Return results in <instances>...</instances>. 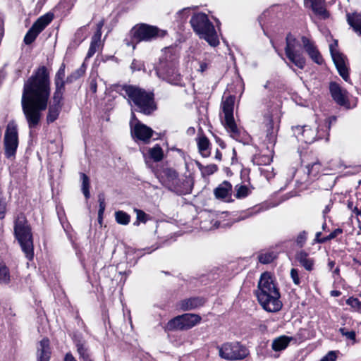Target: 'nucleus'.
Returning <instances> with one entry per match:
<instances>
[{"mask_svg":"<svg viewBox=\"0 0 361 361\" xmlns=\"http://www.w3.org/2000/svg\"><path fill=\"white\" fill-rule=\"evenodd\" d=\"M4 142L6 157L7 158L13 157L18 145V130L13 123H9L7 125Z\"/></svg>","mask_w":361,"mask_h":361,"instance_id":"obj_12","label":"nucleus"},{"mask_svg":"<svg viewBox=\"0 0 361 361\" xmlns=\"http://www.w3.org/2000/svg\"><path fill=\"white\" fill-rule=\"evenodd\" d=\"M62 105L50 104L47 116V122L51 123L54 122L59 117Z\"/></svg>","mask_w":361,"mask_h":361,"instance_id":"obj_29","label":"nucleus"},{"mask_svg":"<svg viewBox=\"0 0 361 361\" xmlns=\"http://www.w3.org/2000/svg\"><path fill=\"white\" fill-rule=\"evenodd\" d=\"M197 143L200 153L204 157H208L210 155V142L205 135H200L197 138Z\"/></svg>","mask_w":361,"mask_h":361,"instance_id":"obj_27","label":"nucleus"},{"mask_svg":"<svg viewBox=\"0 0 361 361\" xmlns=\"http://www.w3.org/2000/svg\"><path fill=\"white\" fill-rule=\"evenodd\" d=\"M307 173L310 176L316 177L322 171V164L319 161L314 162L312 164H308L307 166Z\"/></svg>","mask_w":361,"mask_h":361,"instance_id":"obj_38","label":"nucleus"},{"mask_svg":"<svg viewBox=\"0 0 361 361\" xmlns=\"http://www.w3.org/2000/svg\"><path fill=\"white\" fill-rule=\"evenodd\" d=\"M256 295L262 308L269 312H276L282 307L280 293L271 274L264 272L258 282Z\"/></svg>","mask_w":361,"mask_h":361,"instance_id":"obj_3","label":"nucleus"},{"mask_svg":"<svg viewBox=\"0 0 361 361\" xmlns=\"http://www.w3.org/2000/svg\"><path fill=\"white\" fill-rule=\"evenodd\" d=\"M10 281V274L6 265L0 263V283H7Z\"/></svg>","mask_w":361,"mask_h":361,"instance_id":"obj_41","label":"nucleus"},{"mask_svg":"<svg viewBox=\"0 0 361 361\" xmlns=\"http://www.w3.org/2000/svg\"><path fill=\"white\" fill-rule=\"evenodd\" d=\"M260 209L252 208L243 212L235 220V222L243 221L259 213Z\"/></svg>","mask_w":361,"mask_h":361,"instance_id":"obj_37","label":"nucleus"},{"mask_svg":"<svg viewBox=\"0 0 361 361\" xmlns=\"http://www.w3.org/2000/svg\"><path fill=\"white\" fill-rule=\"evenodd\" d=\"M134 212L136 213V220L133 223L134 226H138L140 223L145 224L149 219V216L141 209L135 208Z\"/></svg>","mask_w":361,"mask_h":361,"instance_id":"obj_35","label":"nucleus"},{"mask_svg":"<svg viewBox=\"0 0 361 361\" xmlns=\"http://www.w3.org/2000/svg\"><path fill=\"white\" fill-rule=\"evenodd\" d=\"M55 86L56 89L53 95V101L51 104L61 105L65 86H61V85H57Z\"/></svg>","mask_w":361,"mask_h":361,"instance_id":"obj_32","label":"nucleus"},{"mask_svg":"<svg viewBox=\"0 0 361 361\" xmlns=\"http://www.w3.org/2000/svg\"><path fill=\"white\" fill-rule=\"evenodd\" d=\"M218 170V167L216 164H209L205 166L204 172L208 175L213 174Z\"/></svg>","mask_w":361,"mask_h":361,"instance_id":"obj_52","label":"nucleus"},{"mask_svg":"<svg viewBox=\"0 0 361 361\" xmlns=\"http://www.w3.org/2000/svg\"><path fill=\"white\" fill-rule=\"evenodd\" d=\"M295 258L306 270L312 271L313 269L314 262L305 251L298 252L296 254Z\"/></svg>","mask_w":361,"mask_h":361,"instance_id":"obj_26","label":"nucleus"},{"mask_svg":"<svg viewBox=\"0 0 361 361\" xmlns=\"http://www.w3.org/2000/svg\"><path fill=\"white\" fill-rule=\"evenodd\" d=\"M52 20L53 15L51 13H47L39 17L27 32L24 37L25 44L27 45L32 44Z\"/></svg>","mask_w":361,"mask_h":361,"instance_id":"obj_13","label":"nucleus"},{"mask_svg":"<svg viewBox=\"0 0 361 361\" xmlns=\"http://www.w3.org/2000/svg\"><path fill=\"white\" fill-rule=\"evenodd\" d=\"M204 302L202 298H190L181 300L179 303V307L183 311H188L202 306Z\"/></svg>","mask_w":361,"mask_h":361,"instance_id":"obj_20","label":"nucleus"},{"mask_svg":"<svg viewBox=\"0 0 361 361\" xmlns=\"http://www.w3.org/2000/svg\"><path fill=\"white\" fill-rule=\"evenodd\" d=\"M14 235L25 257L32 260L34 256L32 233L30 224L22 214L18 215L14 221Z\"/></svg>","mask_w":361,"mask_h":361,"instance_id":"obj_4","label":"nucleus"},{"mask_svg":"<svg viewBox=\"0 0 361 361\" xmlns=\"http://www.w3.org/2000/svg\"><path fill=\"white\" fill-rule=\"evenodd\" d=\"M190 23L194 32L200 38L206 40L210 46L214 47L219 44L214 26L205 13H197L194 14L190 20Z\"/></svg>","mask_w":361,"mask_h":361,"instance_id":"obj_6","label":"nucleus"},{"mask_svg":"<svg viewBox=\"0 0 361 361\" xmlns=\"http://www.w3.org/2000/svg\"><path fill=\"white\" fill-rule=\"evenodd\" d=\"M337 353L336 351H329L320 361H336Z\"/></svg>","mask_w":361,"mask_h":361,"instance_id":"obj_49","label":"nucleus"},{"mask_svg":"<svg viewBox=\"0 0 361 361\" xmlns=\"http://www.w3.org/2000/svg\"><path fill=\"white\" fill-rule=\"evenodd\" d=\"M150 158L155 162L160 161L164 157V152L159 145H156L149 149Z\"/></svg>","mask_w":361,"mask_h":361,"instance_id":"obj_31","label":"nucleus"},{"mask_svg":"<svg viewBox=\"0 0 361 361\" xmlns=\"http://www.w3.org/2000/svg\"><path fill=\"white\" fill-rule=\"evenodd\" d=\"M293 130L295 137L305 143L310 144L317 139H322V135L319 134V131L312 129L309 126H296L293 128Z\"/></svg>","mask_w":361,"mask_h":361,"instance_id":"obj_16","label":"nucleus"},{"mask_svg":"<svg viewBox=\"0 0 361 361\" xmlns=\"http://www.w3.org/2000/svg\"><path fill=\"white\" fill-rule=\"evenodd\" d=\"M218 349L219 356L227 360H243L249 355L248 349L238 342L224 343Z\"/></svg>","mask_w":361,"mask_h":361,"instance_id":"obj_10","label":"nucleus"},{"mask_svg":"<svg viewBox=\"0 0 361 361\" xmlns=\"http://www.w3.org/2000/svg\"><path fill=\"white\" fill-rule=\"evenodd\" d=\"M236 192L235 197L237 198H243L248 195L249 189L245 185H236L235 188Z\"/></svg>","mask_w":361,"mask_h":361,"instance_id":"obj_42","label":"nucleus"},{"mask_svg":"<svg viewBox=\"0 0 361 361\" xmlns=\"http://www.w3.org/2000/svg\"><path fill=\"white\" fill-rule=\"evenodd\" d=\"M234 102L235 97L233 96H228L222 101L221 108L224 114L222 123L232 138L240 140L241 130L238 128L233 118Z\"/></svg>","mask_w":361,"mask_h":361,"instance_id":"obj_8","label":"nucleus"},{"mask_svg":"<svg viewBox=\"0 0 361 361\" xmlns=\"http://www.w3.org/2000/svg\"><path fill=\"white\" fill-rule=\"evenodd\" d=\"M334 265H335V262H334V261H329L328 263V266L331 269L334 268Z\"/></svg>","mask_w":361,"mask_h":361,"instance_id":"obj_62","label":"nucleus"},{"mask_svg":"<svg viewBox=\"0 0 361 361\" xmlns=\"http://www.w3.org/2000/svg\"><path fill=\"white\" fill-rule=\"evenodd\" d=\"M322 233L317 232L315 234L314 242L317 243H325V237L321 238Z\"/></svg>","mask_w":361,"mask_h":361,"instance_id":"obj_55","label":"nucleus"},{"mask_svg":"<svg viewBox=\"0 0 361 361\" xmlns=\"http://www.w3.org/2000/svg\"><path fill=\"white\" fill-rule=\"evenodd\" d=\"M80 178L82 180V191L85 198L88 199L90 197V178L83 173H80Z\"/></svg>","mask_w":361,"mask_h":361,"instance_id":"obj_36","label":"nucleus"},{"mask_svg":"<svg viewBox=\"0 0 361 361\" xmlns=\"http://www.w3.org/2000/svg\"><path fill=\"white\" fill-rule=\"evenodd\" d=\"M162 184L170 190L180 194L183 190L180 188V179L178 177L177 172L172 169H166L163 171V176L161 178Z\"/></svg>","mask_w":361,"mask_h":361,"instance_id":"obj_15","label":"nucleus"},{"mask_svg":"<svg viewBox=\"0 0 361 361\" xmlns=\"http://www.w3.org/2000/svg\"><path fill=\"white\" fill-rule=\"evenodd\" d=\"M301 41L304 49L311 59L317 64H322L324 62L323 58L314 42L305 36L301 37Z\"/></svg>","mask_w":361,"mask_h":361,"instance_id":"obj_18","label":"nucleus"},{"mask_svg":"<svg viewBox=\"0 0 361 361\" xmlns=\"http://www.w3.org/2000/svg\"><path fill=\"white\" fill-rule=\"evenodd\" d=\"M182 322L179 316L174 317L168 322L165 326L166 331L184 330L182 329Z\"/></svg>","mask_w":361,"mask_h":361,"instance_id":"obj_33","label":"nucleus"},{"mask_svg":"<svg viewBox=\"0 0 361 361\" xmlns=\"http://www.w3.org/2000/svg\"><path fill=\"white\" fill-rule=\"evenodd\" d=\"M346 303L356 310L361 309V302L356 298L350 297L346 300Z\"/></svg>","mask_w":361,"mask_h":361,"instance_id":"obj_46","label":"nucleus"},{"mask_svg":"<svg viewBox=\"0 0 361 361\" xmlns=\"http://www.w3.org/2000/svg\"><path fill=\"white\" fill-rule=\"evenodd\" d=\"M179 317L182 322V329L184 330L192 328L201 321V317L196 314H183L179 315Z\"/></svg>","mask_w":361,"mask_h":361,"instance_id":"obj_21","label":"nucleus"},{"mask_svg":"<svg viewBox=\"0 0 361 361\" xmlns=\"http://www.w3.org/2000/svg\"><path fill=\"white\" fill-rule=\"evenodd\" d=\"M329 90L333 99L338 105L346 106L348 104V92L338 83L335 82H330Z\"/></svg>","mask_w":361,"mask_h":361,"instance_id":"obj_17","label":"nucleus"},{"mask_svg":"<svg viewBox=\"0 0 361 361\" xmlns=\"http://www.w3.org/2000/svg\"><path fill=\"white\" fill-rule=\"evenodd\" d=\"M286 42L285 54L286 57L295 66L303 69L306 60L302 54V41L298 40L294 35L289 33L286 37Z\"/></svg>","mask_w":361,"mask_h":361,"instance_id":"obj_9","label":"nucleus"},{"mask_svg":"<svg viewBox=\"0 0 361 361\" xmlns=\"http://www.w3.org/2000/svg\"><path fill=\"white\" fill-rule=\"evenodd\" d=\"M330 211V207L329 206H326L324 210L323 211V213L324 214H327Z\"/></svg>","mask_w":361,"mask_h":361,"instance_id":"obj_63","label":"nucleus"},{"mask_svg":"<svg viewBox=\"0 0 361 361\" xmlns=\"http://www.w3.org/2000/svg\"><path fill=\"white\" fill-rule=\"evenodd\" d=\"M117 92L127 98L135 110L145 115H150L157 109L154 94L135 85H118Z\"/></svg>","mask_w":361,"mask_h":361,"instance_id":"obj_2","label":"nucleus"},{"mask_svg":"<svg viewBox=\"0 0 361 361\" xmlns=\"http://www.w3.org/2000/svg\"><path fill=\"white\" fill-rule=\"evenodd\" d=\"M131 134L135 137L144 142H148L153 134V130L142 123L136 117L135 114L132 113L131 120L130 121Z\"/></svg>","mask_w":361,"mask_h":361,"instance_id":"obj_14","label":"nucleus"},{"mask_svg":"<svg viewBox=\"0 0 361 361\" xmlns=\"http://www.w3.org/2000/svg\"><path fill=\"white\" fill-rule=\"evenodd\" d=\"M216 142L219 144V145L221 147V148H225L226 147V144L224 143V142L221 140L219 137H216Z\"/></svg>","mask_w":361,"mask_h":361,"instance_id":"obj_60","label":"nucleus"},{"mask_svg":"<svg viewBox=\"0 0 361 361\" xmlns=\"http://www.w3.org/2000/svg\"><path fill=\"white\" fill-rule=\"evenodd\" d=\"M177 57L171 49H166L157 66V76L167 82L178 85L180 82V75L176 71Z\"/></svg>","mask_w":361,"mask_h":361,"instance_id":"obj_5","label":"nucleus"},{"mask_svg":"<svg viewBox=\"0 0 361 361\" xmlns=\"http://www.w3.org/2000/svg\"><path fill=\"white\" fill-rule=\"evenodd\" d=\"M104 24V22L102 20L99 21L97 25V31L95 32L94 34H99V37H101V36H102V28Z\"/></svg>","mask_w":361,"mask_h":361,"instance_id":"obj_57","label":"nucleus"},{"mask_svg":"<svg viewBox=\"0 0 361 361\" xmlns=\"http://www.w3.org/2000/svg\"><path fill=\"white\" fill-rule=\"evenodd\" d=\"M208 65L205 62H200L199 71L201 72H204L207 69Z\"/></svg>","mask_w":361,"mask_h":361,"instance_id":"obj_59","label":"nucleus"},{"mask_svg":"<svg viewBox=\"0 0 361 361\" xmlns=\"http://www.w3.org/2000/svg\"><path fill=\"white\" fill-rule=\"evenodd\" d=\"M64 77H65V66H64V64H62L55 75V79H54L55 85H61V86H65V81L63 80Z\"/></svg>","mask_w":361,"mask_h":361,"instance_id":"obj_39","label":"nucleus"},{"mask_svg":"<svg viewBox=\"0 0 361 361\" xmlns=\"http://www.w3.org/2000/svg\"><path fill=\"white\" fill-rule=\"evenodd\" d=\"M337 47L338 42L336 40H335L333 44H330L329 49L331 55L339 75L345 81L348 82L350 77L348 67V59L343 54L341 53L337 49Z\"/></svg>","mask_w":361,"mask_h":361,"instance_id":"obj_11","label":"nucleus"},{"mask_svg":"<svg viewBox=\"0 0 361 361\" xmlns=\"http://www.w3.org/2000/svg\"><path fill=\"white\" fill-rule=\"evenodd\" d=\"M97 90V83L95 78H92L90 82V90L92 93H96Z\"/></svg>","mask_w":361,"mask_h":361,"instance_id":"obj_53","label":"nucleus"},{"mask_svg":"<svg viewBox=\"0 0 361 361\" xmlns=\"http://www.w3.org/2000/svg\"><path fill=\"white\" fill-rule=\"evenodd\" d=\"M64 361H77L71 353H67L64 357Z\"/></svg>","mask_w":361,"mask_h":361,"instance_id":"obj_58","label":"nucleus"},{"mask_svg":"<svg viewBox=\"0 0 361 361\" xmlns=\"http://www.w3.org/2000/svg\"><path fill=\"white\" fill-rule=\"evenodd\" d=\"M142 66L143 63L141 61L134 59L130 65V68L133 71H140Z\"/></svg>","mask_w":361,"mask_h":361,"instance_id":"obj_51","label":"nucleus"},{"mask_svg":"<svg viewBox=\"0 0 361 361\" xmlns=\"http://www.w3.org/2000/svg\"><path fill=\"white\" fill-rule=\"evenodd\" d=\"M6 212V203L4 201L0 200V219L4 217Z\"/></svg>","mask_w":361,"mask_h":361,"instance_id":"obj_54","label":"nucleus"},{"mask_svg":"<svg viewBox=\"0 0 361 361\" xmlns=\"http://www.w3.org/2000/svg\"><path fill=\"white\" fill-rule=\"evenodd\" d=\"M100 41L101 37H99V34H94L86 58H91L96 53L101 45Z\"/></svg>","mask_w":361,"mask_h":361,"instance_id":"obj_30","label":"nucleus"},{"mask_svg":"<svg viewBox=\"0 0 361 361\" xmlns=\"http://www.w3.org/2000/svg\"><path fill=\"white\" fill-rule=\"evenodd\" d=\"M221 158H222V154H221V152L219 149H216V154H215V159L219 161H221Z\"/></svg>","mask_w":361,"mask_h":361,"instance_id":"obj_61","label":"nucleus"},{"mask_svg":"<svg viewBox=\"0 0 361 361\" xmlns=\"http://www.w3.org/2000/svg\"><path fill=\"white\" fill-rule=\"evenodd\" d=\"M290 277L295 285H300V279L299 277L298 271L296 269H292L290 270Z\"/></svg>","mask_w":361,"mask_h":361,"instance_id":"obj_48","label":"nucleus"},{"mask_svg":"<svg viewBox=\"0 0 361 361\" xmlns=\"http://www.w3.org/2000/svg\"><path fill=\"white\" fill-rule=\"evenodd\" d=\"M74 343L77 348V352L79 354V357H80V360L85 358L86 357L90 355V352H89V348L87 346L86 342L85 340L80 338H76L74 340Z\"/></svg>","mask_w":361,"mask_h":361,"instance_id":"obj_28","label":"nucleus"},{"mask_svg":"<svg viewBox=\"0 0 361 361\" xmlns=\"http://www.w3.org/2000/svg\"><path fill=\"white\" fill-rule=\"evenodd\" d=\"M267 121H268V123H267L268 135H270L271 136L274 137V135H272L273 132H269L271 130L273 129V121L270 116L268 117Z\"/></svg>","mask_w":361,"mask_h":361,"instance_id":"obj_56","label":"nucleus"},{"mask_svg":"<svg viewBox=\"0 0 361 361\" xmlns=\"http://www.w3.org/2000/svg\"><path fill=\"white\" fill-rule=\"evenodd\" d=\"M343 233V230L341 228H336L334 231H332L329 235L325 237V243L329 240L334 239L338 235Z\"/></svg>","mask_w":361,"mask_h":361,"instance_id":"obj_50","label":"nucleus"},{"mask_svg":"<svg viewBox=\"0 0 361 361\" xmlns=\"http://www.w3.org/2000/svg\"><path fill=\"white\" fill-rule=\"evenodd\" d=\"M98 202L99 204V209L98 211V218L99 219H102L103 214L105 210L106 204H105V197L104 195L101 193L98 195Z\"/></svg>","mask_w":361,"mask_h":361,"instance_id":"obj_43","label":"nucleus"},{"mask_svg":"<svg viewBox=\"0 0 361 361\" xmlns=\"http://www.w3.org/2000/svg\"><path fill=\"white\" fill-rule=\"evenodd\" d=\"M166 34V31L160 30L156 26L138 23L134 25L129 32L130 40L126 39L125 42L128 47L132 46L133 49H135L136 44L141 42H151L158 37H164Z\"/></svg>","mask_w":361,"mask_h":361,"instance_id":"obj_7","label":"nucleus"},{"mask_svg":"<svg viewBox=\"0 0 361 361\" xmlns=\"http://www.w3.org/2000/svg\"><path fill=\"white\" fill-rule=\"evenodd\" d=\"M305 4L322 18H329V13L324 7V0H305Z\"/></svg>","mask_w":361,"mask_h":361,"instance_id":"obj_19","label":"nucleus"},{"mask_svg":"<svg viewBox=\"0 0 361 361\" xmlns=\"http://www.w3.org/2000/svg\"><path fill=\"white\" fill-rule=\"evenodd\" d=\"M231 184L228 181H224L214 190V195L218 199H225L231 197Z\"/></svg>","mask_w":361,"mask_h":361,"instance_id":"obj_24","label":"nucleus"},{"mask_svg":"<svg viewBox=\"0 0 361 361\" xmlns=\"http://www.w3.org/2000/svg\"><path fill=\"white\" fill-rule=\"evenodd\" d=\"M347 22L353 30L361 36V14L357 13L346 14Z\"/></svg>","mask_w":361,"mask_h":361,"instance_id":"obj_23","label":"nucleus"},{"mask_svg":"<svg viewBox=\"0 0 361 361\" xmlns=\"http://www.w3.org/2000/svg\"><path fill=\"white\" fill-rule=\"evenodd\" d=\"M307 233L305 231H302L300 232L296 238L297 245L299 247H302L305 245V243L307 240Z\"/></svg>","mask_w":361,"mask_h":361,"instance_id":"obj_44","label":"nucleus"},{"mask_svg":"<svg viewBox=\"0 0 361 361\" xmlns=\"http://www.w3.org/2000/svg\"><path fill=\"white\" fill-rule=\"evenodd\" d=\"M82 361H92V360L90 357V355L86 357L85 358H83L81 360Z\"/></svg>","mask_w":361,"mask_h":361,"instance_id":"obj_64","label":"nucleus"},{"mask_svg":"<svg viewBox=\"0 0 361 361\" xmlns=\"http://www.w3.org/2000/svg\"><path fill=\"white\" fill-rule=\"evenodd\" d=\"M50 355L49 341L47 338H43L38 346L37 361H49Z\"/></svg>","mask_w":361,"mask_h":361,"instance_id":"obj_22","label":"nucleus"},{"mask_svg":"<svg viewBox=\"0 0 361 361\" xmlns=\"http://www.w3.org/2000/svg\"><path fill=\"white\" fill-rule=\"evenodd\" d=\"M261 172L267 180H270L274 177V169L271 166L262 169Z\"/></svg>","mask_w":361,"mask_h":361,"instance_id":"obj_47","label":"nucleus"},{"mask_svg":"<svg viewBox=\"0 0 361 361\" xmlns=\"http://www.w3.org/2000/svg\"><path fill=\"white\" fill-rule=\"evenodd\" d=\"M339 331L343 336H345L346 338L353 341V343L355 342L356 334L354 331H347L345 328H341L339 329Z\"/></svg>","mask_w":361,"mask_h":361,"instance_id":"obj_45","label":"nucleus"},{"mask_svg":"<svg viewBox=\"0 0 361 361\" xmlns=\"http://www.w3.org/2000/svg\"><path fill=\"white\" fill-rule=\"evenodd\" d=\"M115 219L116 222L121 225H128L130 221V216L121 210L115 212Z\"/></svg>","mask_w":361,"mask_h":361,"instance_id":"obj_34","label":"nucleus"},{"mask_svg":"<svg viewBox=\"0 0 361 361\" xmlns=\"http://www.w3.org/2000/svg\"><path fill=\"white\" fill-rule=\"evenodd\" d=\"M276 257L274 252H266L264 253H261L258 256L259 261L262 264H269L271 263Z\"/></svg>","mask_w":361,"mask_h":361,"instance_id":"obj_40","label":"nucleus"},{"mask_svg":"<svg viewBox=\"0 0 361 361\" xmlns=\"http://www.w3.org/2000/svg\"><path fill=\"white\" fill-rule=\"evenodd\" d=\"M293 339V337H289L287 336H281L278 338H276L272 341L271 348L276 352L283 350L288 347L290 342Z\"/></svg>","mask_w":361,"mask_h":361,"instance_id":"obj_25","label":"nucleus"},{"mask_svg":"<svg viewBox=\"0 0 361 361\" xmlns=\"http://www.w3.org/2000/svg\"><path fill=\"white\" fill-rule=\"evenodd\" d=\"M50 80L47 68L41 66L25 82L21 99L23 112L30 129L40 123L42 112L47 108Z\"/></svg>","mask_w":361,"mask_h":361,"instance_id":"obj_1","label":"nucleus"}]
</instances>
